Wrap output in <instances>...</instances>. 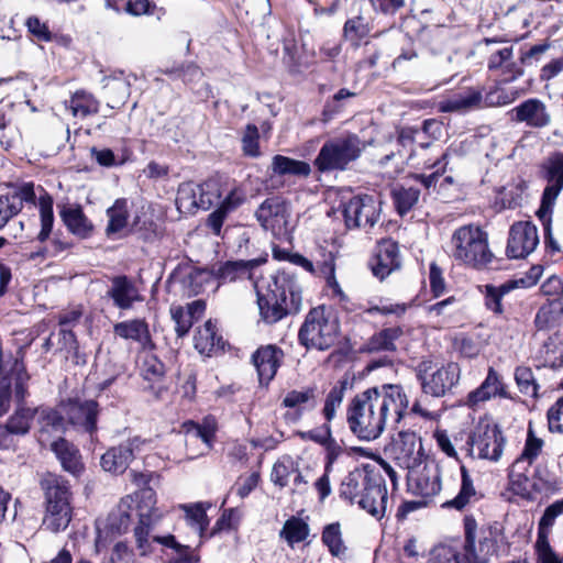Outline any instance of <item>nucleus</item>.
Listing matches in <instances>:
<instances>
[{"mask_svg":"<svg viewBox=\"0 0 563 563\" xmlns=\"http://www.w3.org/2000/svg\"><path fill=\"white\" fill-rule=\"evenodd\" d=\"M409 398L399 384H382L356 394L347 406L350 430L361 440L377 439L387 424H398L407 415Z\"/></svg>","mask_w":563,"mask_h":563,"instance_id":"f257e3e1","label":"nucleus"},{"mask_svg":"<svg viewBox=\"0 0 563 563\" xmlns=\"http://www.w3.org/2000/svg\"><path fill=\"white\" fill-rule=\"evenodd\" d=\"M257 305L262 320L274 324L288 314L300 311L302 288L297 277L289 272H278L265 294L257 291Z\"/></svg>","mask_w":563,"mask_h":563,"instance_id":"f03ea898","label":"nucleus"},{"mask_svg":"<svg viewBox=\"0 0 563 563\" xmlns=\"http://www.w3.org/2000/svg\"><path fill=\"white\" fill-rule=\"evenodd\" d=\"M40 485L45 498L42 526L54 533L64 531L73 518V494L68 481L48 473L41 479Z\"/></svg>","mask_w":563,"mask_h":563,"instance_id":"7ed1b4c3","label":"nucleus"},{"mask_svg":"<svg viewBox=\"0 0 563 563\" xmlns=\"http://www.w3.org/2000/svg\"><path fill=\"white\" fill-rule=\"evenodd\" d=\"M450 246L451 256L456 262L476 269L487 268L494 261L488 234L476 224L457 228L451 236Z\"/></svg>","mask_w":563,"mask_h":563,"instance_id":"20e7f679","label":"nucleus"},{"mask_svg":"<svg viewBox=\"0 0 563 563\" xmlns=\"http://www.w3.org/2000/svg\"><path fill=\"white\" fill-rule=\"evenodd\" d=\"M365 148L366 143L355 133L332 137L322 144L313 165L320 173L344 172Z\"/></svg>","mask_w":563,"mask_h":563,"instance_id":"39448f33","label":"nucleus"},{"mask_svg":"<svg viewBox=\"0 0 563 563\" xmlns=\"http://www.w3.org/2000/svg\"><path fill=\"white\" fill-rule=\"evenodd\" d=\"M541 176L547 180L540 208L537 211V216L541 221L544 229V242L551 246L553 251H560V244L553 240L551 233V214L555 201L563 188V154L555 153L554 155L547 158L541 165Z\"/></svg>","mask_w":563,"mask_h":563,"instance_id":"423d86ee","label":"nucleus"},{"mask_svg":"<svg viewBox=\"0 0 563 563\" xmlns=\"http://www.w3.org/2000/svg\"><path fill=\"white\" fill-rule=\"evenodd\" d=\"M339 333V323L335 318L327 313L323 306L312 308L306 316L298 339L307 349L313 347L321 351L331 347Z\"/></svg>","mask_w":563,"mask_h":563,"instance_id":"0eeeda50","label":"nucleus"},{"mask_svg":"<svg viewBox=\"0 0 563 563\" xmlns=\"http://www.w3.org/2000/svg\"><path fill=\"white\" fill-rule=\"evenodd\" d=\"M416 377L424 395L441 398L452 393L461 379V367L455 362L435 367L431 361H422L416 367Z\"/></svg>","mask_w":563,"mask_h":563,"instance_id":"6e6552de","label":"nucleus"},{"mask_svg":"<svg viewBox=\"0 0 563 563\" xmlns=\"http://www.w3.org/2000/svg\"><path fill=\"white\" fill-rule=\"evenodd\" d=\"M505 442L497 424L481 420L467 438V453L472 457L497 462L503 454Z\"/></svg>","mask_w":563,"mask_h":563,"instance_id":"1a4fd4ad","label":"nucleus"},{"mask_svg":"<svg viewBox=\"0 0 563 563\" xmlns=\"http://www.w3.org/2000/svg\"><path fill=\"white\" fill-rule=\"evenodd\" d=\"M476 529L477 523L473 517L464 518V553L446 544L435 545L429 553L427 563H488L485 555L476 552Z\"/></svg>","mask_w":563,"mask_h":563,"instance_id":"9d476101","label":"nucleus"},{"mask_svg":"<svg viewBox=\"0 0 563 563\" xmlns=\"http://www.w3.org/2000/svg\"><path fill=\"white\" fill-rule=\"evenodd\" d=\"M541 290L547 297V303L538 311L536 324L540 330L553 329L561 324L563 316V280L551 276L542 284Z\"/></svg>","mask_w":563,"mask_h":563,"instance_id":"9b49d317","label":"nucleus"},{"mask_svg":"<svg viewBox=\"0 0 563 563\" xmlns=\"http://www.w3.org/2000/svg\"><path fill=\"white\" fill-rule=\"evenodd\" d=\"M23 357L24 352L20 349L9 372L0 378V416L5 413L10 407L12 384L14 385V395L18 401H22L27 394L30 375L26 372Z\"/></svg>","mask_w":563,"mask_h":563,"instance_id":"f8f14e48","label":"nucleus"},{"mask_svg":"<svg viewBox=\"0 0 563 563\" xmlns=\"http://www.w3.org/2000/svg\"><path fill=\"white\" fill-rule=\"evenodd\" d=\"M347 229L373 228L380 217V203L369 195H357L343 207Z\"/></svg>","mask_w":563,"mask_h":563,"instance_id":"ddd939ff","label":"nucleus"},{"mask_svg":"<svg viewBox=\"0 0 563 563\" xmlns=\"http://www.w3.org/2000/svg\"><path fill=\"white\" fill-rule=\"evenodd\" d=\"M67 423L92 435L97 431L99 405L96 400L68 399L62 401Z\"/></svg>","mask_w":563,"mask_h":563,"instance_id":"4468645a","label":"nucleus"},{"mask_svg":"<svg viewBox=\"0 0 563 563\" xmlns=\"http://www.w3.org/2000/svg\"><path fill=\"white\" fill-rule=\"evenodd\" d=\"M539 244L537 227L529 221L516 222L510 227L506 253L511 258H525Z\"/></svg>","mask_w":563,"mask_h":563,"instance_id":"2eb2a0df","label":"nucleus"},{"mask_svg":"<svg viewBox=\"0 0 563 563\" xmlns=\"http://www.w3.org/2000/svg\"><path fill=\"white\" fill-rule=\"evenodd\" d=\"M255 218L264 230L280 234L287 227L289 209L282 198L271 197L256 209Z\"/></svg>","mask_w":563,"mask_h":563,"instance_id":"dca6fc26","label":"nucleus"},{"mask_svg":"<svg viewBox=\"0 0 563 563\" xmlns=\"http://www.w3.org/2000/svg\"><path fill=\"white\" fill-rule=\"evenodd\" d=\"M563 514V499L556 500L545 508L543 516L539 521L538 540L536 549L538 559L541 563H562V560L551 549L548 536L553 527L555 519Z\"/></svg>","mask_w":563,"mask_h":563,"instance_id":"f3484780","label":"nucleus"},{"mask_svg":"<svg viewBox=\"0 0 563 563\" xmlns=\"http://www.w3.org/2000/svg\"><path fill=\"white\" fill-rule=\"evenodd\" d=\"M143 444L144 441L140 437H134L118 446L109 449L101 456L102 468L115 475L123 474Z\"/></svg>","mask_w":563,"mask_h":563,"instance_id":"a211bd4d","label":"nucleus"},{"mask_svg":"<svg viewBox=\"0 0 563 563\" xmlns=\"http://www.w3.org/2000/svg\"><path fill=\"white\" fill-rule=\"evenodd\" d=\"M34 185L25 183L0 194V230L23 208V203L35 205Z\"/></svg>","mask_w":563,"mask_h":563,"instance_id":"6ab92c4d","label":"nucleus"},{"mask_svg":"<svg viewBox=\"0 0 563 563\" xmlns=\"http://www.w3.org/2000/svg\"><path fill=\"white\" fill-rule=\"evenodd\" d=\"M387 500L385 479L379 472L374 470L364 495H362V498H358V506L373 517L379 519L385 515Z\"/></svg>","mask_w":563,"mask_h":563,"instance_id":"aec40b11","label":"nucleus"},{"mask_svg":"<svg viewBox=\"0 0 563 563\" xmlns=\"http://www.w3.org/2000/svg\"><path fill=\"white\" fill-rule=\"evenodd\" d=\"M36 419L38 424V442L42 445H51L53 437L64 433L68 424L62 409V402L55 408L36 409Z\"/></svg>","mask_w":563,"mask_h":563,"instance_id":"412c9836","label":"nucleus"},{"mask_svg":"<svg viewBox=\"0 0 563 563\" xmlns=\"http://www.w3.org/2000/svg\"><path fill=\"white\" fill-rule=\"evenodd\" d=\"M496 396L501 398H511L500 375L493 367H489L487 376L483 383L467 395L465 405L475 409L481 404L488 401Z\"/></svg>","mask_w":563,"mask_h":563,"instance_id":"4be33fe9","label":"nucleus"},{"mask_svg":"<svg viewBox=\"0 0 563 563\" xmlns=\"http://www.w3.org/2000/svg\"><path fill=\"white\" fill-rule=\"evenodd\" d=\"M107 296L112 299L113 306L121 310H130L144 299L134 282L125 275L111 278Z\"/></svg>","mask_w":563,"mask_h":563,"instance_id":"5701e85b","label":"nucleus"},{"mask_svg":"<svg viewBox=\"0 0 563 563\" xmlns=\"http://www.w3.org/2000/svg\"><path fill=\"white\" fill-rule=\"evenodd\" d=\"M284 357V352L276 345L258 347L252 355L261 384H268L276 375Z\"/></svg>","mask_w":563,"mask_h":563,"instance_id":"b1692460","label":"nucleus"},{"mask_svg":"<svg viewBox=\"0 0 563 563\" xmlns=\"http://www.w3.org/2000/svg\"><path fill=\"white\" fill-rule=\"evenodd\" d=\"M401 267V256L398 243L388 239L379 242L375 261L372 265L373 274L380 280Z\"/></svg>","mask_w":563,"mask_h":563,"instance_id":"393cba45","label":"nucleus"},{"mask_svg":"<svg viewBox=\"0 0 563 563\" xmlns=\"http://www.w3.org/2000/svg\"><path fill=\"white\" fill-rule=\"evenodd\" d=\"M131 517L128 510L121 506L112 510L106 520L96 521V545L104 547L109 539L124 533L130 526Z\"/></svg>","mask_w":563,"mask_h":563,"instance_id":"a878e982","label":"nucleus"},{"mask_svg":"<svg viewBox=\"0 0 563 563\" xmlns=\"http://www.w3.org/2000/svg\"><path fill=\"white\" fill-rule=\"evenodd\" d=\"M512 120L523 122L531 128L547 126L551 115L543 102L538 99H528L511 110Z\"/></svg>","mask_w":563,"mask_h":563,"instance_id":"bb28decb","label":"nucleus"},{"mask_svg":"<svg viewBox=\"0 0 563 563\" xmlns=\"http://www.w3.org/2000/svg\"><path fill=\"white\" fill-rule=\"evenodd\" d=\"M543 445V441L534 435V432L531 427L528 429V435L526 440V444L520 456L512 463L509 477L512 483H521V481L527 482V477L525 472L528 467L533 463L539 453L541 452Z\"/></svg>","mask_w":563,"mask_h":563,"instance_id":"cd10ccee","label":"nucleus"},{"mask_svg":"<svg viewBox=\"0 0 563 563\" xmlns=\"http://www.w3.org/2000/svg\"><path fill=\"white\" fill-rule=\"evenodd\" d=\"M209 198L203 200V185L188 181L178 187L176 206L181 213H192L196 209L207 210L212 206Z\"/></svg>","mask_w":563,"mask_h":563,"instance_id":"c85d7f7f","label":"nucleus"},{"mask_svg":"<svg viewBox=\"0 0 563 563\" xmlns=\"http://www.w3.org/2000/svg\"><path fill=\"white\" fill-rule=\"evenodd\" d=\"M373 471L374 468L369 467L351 471L341 483V497L358 505V498H362V495H364Z\"/></svg>","mask_w":563,"mask_h":563,"instance_id":"c756f323","label":"nucleus"},{"mask_svg":"<svg viewBox=\"0 0 563 563\" xmlns=\"http://www.w3.org/2000/svg\"><path fill=\"white\" fill-rule=\"evenodd\" d=\"M417 135V126H404L397 132V144L401 146L402 150H398L397 152L390 151L385 154L379 161L378 164L382 167H386L391 161L396 157L406 158L407 164H413L415 155H416V141L418 139Z\"/></svg>","mask_w":563,"mask_h":563,"instance_id":"7c9ffc66","label":"nucleus"},{"mask_svg":"<svg viewBox=\"0 0 563 563\" xmlns=\"http://www.w3.org/2000/svg\"><path fill=\"white\" fill-rule=\"evenodd\" d=\"M282 405L285 408L295 409L299 419L305 411L313 410L318 405V388L316 385L301 389L289 390L283 398Z\"/></svg>","mask_w":563,"mask_h":563,"instance_id":"2f4dec72","label":"nucleus"},{"mask_svg":"<svg viewBox=\"0 0 563 563\" xmlns=\"http://www.w3.org/2000/svg\"><path fill=\"white\" fill-rule=\"evenodd\" d=\"M59 216L66 228L74 235L85 239L91 234L93 225L85 216L81 206L64 205L60 207Z\"/></svg>","mask_w":563,"mask_h":563,"instance_id":"473e14b6","label":"nucleus"},{"mask_svg":"<svg viewBox=\"0 0 563 563\" xmlns=\"http://www.w3.org/2000/svg\"><path fill=\"white\" fill-rule=\"evenodd\" d=\"M421 449L420 440L410 433H400L399 441L393 448L399 466L406 470L417 466Z\"/></svg>","mask_w":563,"mask_h":563,"instance_id":"72a5a7b5","label":"nucleus"},{"mask_svg":"<svg viewBox=\"0 0 563 563\" xmlns=\"http://www.w3.org/2000/svg\"><path fill=\"white\" fill-rule=\"evenodd\" d=\"M49 446L66 472L74 475L81 472V456L79 450L74 444L58 437L57 440L51 442Z\"/></svg>","mask_w":563,"mask_h":563,"instance_id":"f704fd0d","label":"nucleus"},{"mask_svg":"<svg viewBox=\"0 0 563 563\" xmlns=\"http://www.w3.org/2000/svg\"><path fill=\"white\" fill-rule=\"evenodd\" d=\"M245 197L242 191L233 189L224 198L221 205L209 214L207 225L216 235H220L223 222L228 214L242 205Z\"/></svg>","mask_w":563,"mask_h":563,"instance_id":"c9c22d12","label":"nucleus"},{"mask_svg":"<svg viewBox=\"0 0 563 563\" xmlns=\"http://www.w3.org/2000/svg\"><path fill=\"white\" fill-rule=\"evenodd\" d=\"M416 493L422 497H433L441 492V468L434 462L426 463L416 478Z\"/></svg>","mask_w":563,"mask_h":563,"instance_id":"e433bc0d","label":"nucleus"},{"mask_svg":"<svg viewBox=\"0 0 563 563\" xmlns=\"http://www.w3.org/2000/svg\"><path fill=\"white\" fill-rule=\"evenodd\" d=\"M113 332L122 339L140 343L143 347L152 345L148 324L143 319L118 322L113 327Z\"/></svg>","mask_w":563,"mask_h":563,"instance_id":"4c0bfd02","label":"nucleus"},{"mask_svg":"<svg viewBox=\"0 0 563 563\" xmlns=\"http://www.w3.org/2000/svg\"><path fill=\"white\" fill-rule=\"evenodd\" d=\"M209 504L195 503L179 505V508L184 511L185 522L192 530L194 534L199 538V544L201 539L205 537V531L209 526V519L207 516V507Z\"/></svg>","mask_w":563,"mask_h":563,"instance_id":"58836bf2","label":"nucleus"},{"mask_svg":"<svg viewBox=\"0 0 563 563\" xmlns=\"http://www.w3.org/2000/svg\"><path fill=\"white\" fill-rule=\"evenodd\" d=\"M265 258H255L250 261H229L221 264L216 271L214 276L221 283L234 282L250 274L254 268L263 264Z\"/></svg>","mask_w":563,"mask_h":563,"instance_id":"ea45409f","label":"nucleus"},{"mask_svg":"<svg viewBox=\"0 0 563 563\" xmlns=\"http://www.w3.org/2000/svg\"><path fill=\"white\" fill-rule=\"evenodd\" d=\"M482 99L481 91L470 89L442 101L440 110L442 112H466L479 107Z\"/></svg>","mask_w":563,"mask_h":563,"instance_id":"a19ab883","label":"nucleus"},{"mask_svg":"<svg viewBox=\"0 0 563 563\" xmlns=\"http://www.w3.org/2000/svg\"><path fill=\"white\" fill-rule=\"evenodd\" d=\"M318 252L322 256V261H317L318 276H322L325 279L328 287L331 288L334 296H338L341 300L346 299V295L335 277V257L333 253L322 246H320Z\"/></svg>","mask_w":563,"mask_h":563,"instance_id":"79ce46f5","label":"nucleus"},{"mask_svg":"<svg viewBox=\"0 0 563 563\" xmlns=\"http://www.w3.org/2000/svg\"><path fill=\"white\" fill-rule=\"evenodd\" d=\"M476 499V489L467 468L461 466V488L459 494L442 504L443 508L463 510L468 504Z\"/></svg>","mask_w":563,"mask_h":563,"instance_id":"37998d69","label":"nucleus"},{"mask_svg":"<svg viewBox=\"0 0 563 563\" xmlns=\"http://www.w3.org/2000/svg\"><path fill=\"white\" fill-rule=\"evenodd\" d=\"M404 334L401 327L385 328L373 334L367 342L368 352H394L396 351V340Z\"/></svg>","mask_w":563,"mask_h":563,"instance_id":"c03bdc74","label":"nucleus"},{"mask_svg":"<svg viewBox=\"0 0 563 563\" xmlns=\"http://www.w3.org/2000/svg\"><path fill=\"white\" fill-rule=\"evenodd\" d=\"M108 224L106 234L111 236L121 232L126 225L130 217L128 200L124 198L117 199L113 205L107 209Z\"/></svg>","mask_w":563,"mask_h":563,"instance_id":"a18cd8bd","label":"nucleus"},{"mask_svg":"<svg viewBox=\"0 0 563 563\" xmlns=\"http://www.w3.org/2000/svg\"><path fill=\"white\" fill-rule=\"evenodd\" d=\"M99 101L86 91H76L69 100L65 101V107L71 111L74 117L85 118L96 114L99 111Z\"/></svg>","mask_w":563,"mask_h":563,"instance_id":"49530a36","label":"nucleus"},{"mask_svg":"<svg viewBox=\"0 0 563 563\" xmlns=\"http://www.w3.org/2000/svg\"><path fill=\"white\" fill-rule=\"evenodd\" d=\"M188 441L201 440L206 450H210L217 430V423L213 418H206L201 424L188 421L184 424Z\"/></svg>","mask_w":563,"mask_h":563,"instance_id":"de8ad7c7","label":"nucleus"},{"mask_svg":"<svg viewBox=\"0 0 563 563\" xmlns=\"http://www.w3.org/2000/svg\"><path fill=\"white\" fill-rule=\"evenodd\" d=\"M195 349L201 353L210 355V353L219 349L222 344V338L217 335L216 325L208 320L201 327L194 338Z\"/></svg>","mask_w":563,"mask_h":563,"instance_id":"09e8293b","label":"nucleus"},{"mask_svg":"<svg viewBox=\"0 0 563 563\" xmlns=\"http://www.w3.org/2000/svg\"><path fill=\"white\" fill-rule=\"evenodd\" d=\"M272 169L277 175H294L307 177L311 173V167L307 162L297 161L283 155H275L272 162Z\"/></svg>","mask_w":563,"mask_h":563,"instance_id":"8fccbe9b","label":"nucleus"},{"mask_svg":"<svg viewBox=\"0 0 563 563\" xmlns=\"http://www.w3.org/2000/svg\"><path fill=\"white\" fill-rule=\"evenodd\" d=\"M321 540L331 555L336 558L345 556L347 548L343 541L341 525L339 522L327 525L322 530Z\"/></svg>","mask_w":563,"mask_h":563,"instance_id":"3c124183","label":"nucleus"},{"mask_svg":"<svg viewBox=\"0 0 563 563\" xmlns=\"http://www.w3.org/2000/svg\"><path fill=\"white\" fill-rule=\"evenodd\" d=\"M420 189L416 187L396 186L391 189V198L400 216L408 213L418 202Z\"/></svg>","mask_w":563,"mask_h":563,"instance_id":"603ef678","label":"nucleus"},{"mask_svg":"<svg viewBox=\"0 0 563 563\" xmlns=\"http://www.w3.org/2000/svg\"><path fill=\"white\" fill-rule=\"evenodd\" d=\"M36 415V409L20 407L8 419L5 427L11 435H25L31 428V422Z\"/></svg>","mask_w":563,"mask_h":563,"instance_id":"864d4df0","label":"nucleus"},{"mask_svg":"<svg viewBox=\"0 0 563 563\" xmlns=\"http://www.w3.org/2000/svg\"><path fill=\"white\" fill-rule=\"evenodd\" d=\"M38 209L41 230L37 234V240L44 242L49 238L54 224L53 199L48 194H44L40 197Z\"/></svg>","mask_w":563,"mask_h":563,"instance_id":"5fc2aeb1","label":"nucleus"},{"mask_svg":"<svg viewBox=\"0 0 563 563\" xmlns=\"http://www.w3.org/2000/svg\"><path fill=\"white\" fill-rule=\"evenodd\" d=\"M310 529L308 523L297 517L287 519L280 531V537L284 538L288 544L292 545L305 541L309 536Z\"/></svg>","mask_w":563,"mask_h":563,"instance_id":"6e6d98bb","label":"nucleus"},{"mask_svg":"<svg viewBox=\"0 0 563 563\" xmlns=\"http://www.w3.org/2000/svg\"><path fill=\"white\" fill-rule=\"evenodd\" d=\"M516 284L512 282L505 283L500 286L486 285L485 286V306L493 312L500 314L503 313V297L512 290Z\"/></svg>","mask_w":563,"mask_h":563,"instance_id":"4d7b16f0","label":"nucleus"},{"mask_svg":"<svg viewBox=\"0 0 563 563\" xmlns=\"http://www.w3.org/2000/svg\"><path fill=\"white\" fill-rule=\"evenodd\" d=\"M347 388V380L343 379L338 382L327 395L322 413L329 423L336 413V409L341 406L345 390Z\"/></svg>","mask_w":563,"mask_h":563,"instance_id":"13d9d810","label":"nucleus"},{"mask_svg":"<svg viewBox=\"0 0 563 563\" xmlns=\"http://www.w3.org/2000/svg\"><path fill=\"white\" fill-rule=\"evenodd\" d=\"M298 471L297 464L290 456H283L277 462H275L272 473L271 481L284 488L288 484L289 476Z\"/></svg>","mask_w":563,"mask_h":563,"instance_id":"bf43d9fd","label":"nucleus"},{"mask_svg":"<svg viewBox=\"0 0 563 563\" xmlns=\"http://www.w3.org/2000/svg\"><path fill=\"white\" fill-rule=\"evenodd\" d=\"M343 32L347 41L358 46L360 42L369 34L371 27L365 19L358 15L344 23Z\"/></svg>","mask_w":563,"mask_h":563,"instance_id":"052dcab7","label":"nucleus"},{"mask_svg":"<svg viewBox=\"0 0 563 563\" xmlns=\"http://www.w3.org/2000/svg\"><path fill=\"white\" fill-rule=\"evenodd\" d=\"M152 525V514L144 512L143 507L140 506V522L134 529V536L136 539V544L141 554L144 555L147 553L150 549L148 538L151 532Z\"/></svg>","mask_w":563,"mask_h":563,"instance_id":"680f3d73","label":"nucleus"},{"mask_svg":"<svg viewBox=\"0 0 563 563\" xmlns=\"http://www.w3.org/2000/svg\"><path fill=\"white\" fill-rule=\"evenodd\" d=\"M515 380L521 394L537 397L538 384L530 367H517L515 371Z\"/></svg>","mask_w":563,"mask_h":563,"instance_id":"e2e57ef3","label":"nucleus"},{"mask_svg":"<svg viewBox=\"0 0 563 563\" xmlns=\"http://www.w3.org/2000/svg\"><path fill=\"white\" fill-rule=\"evenodd\" d=\"M561 466L558 462H547L537 470L539 479L550 489H559L561 485Z\"/></svg>","mask_w":563,"mask_h":563,"instance_id":"0e129e2a","label":"nucleus"},{"mask_svg":"<svg viewBox=\"0 0 563 563\" xmlns=\"http://www.w3.org/2000/svg\"><path fill=\"white\" fill-rule=\"evenodd\" d=\"M141 375L148 382H159L165 375V365L154 355L146 356L141 367Z\"/></svg>","mask_w":563,"mask_h":563,"instance_id":"69168bd1","label":"nucleus"},{"mask_svg":"<svg viewBox=\"0 0 563 563\" xmlns=\"http://www.w3.org/2000/svg\"><path fill=\"white\" fill-rule=\"evenodd\" d=\"M172 319L176 327V333L179 338L186 335L192 325L191 312L185 311L183 306H173L170 308Z\"/></svg>","mask_w":563,"mask_h":563,"instance_id":"338daca9","label":"nucleus"},{"mask_svg":"<svg viewBox=\"0 0 563 563\" xmlns=\"http://www.w3.org/2000/svg\"><path fill=\"white\" fill-rule=\"evenodd\" d=\"M258 129L255 124H247L242 137V147L244 154L249 156H257L260 154L258 150Z\"/></svg>","mask_w":563,"mask_h":563,"instance_id":"774afa93","label":"nucleus"}]
</instances>
